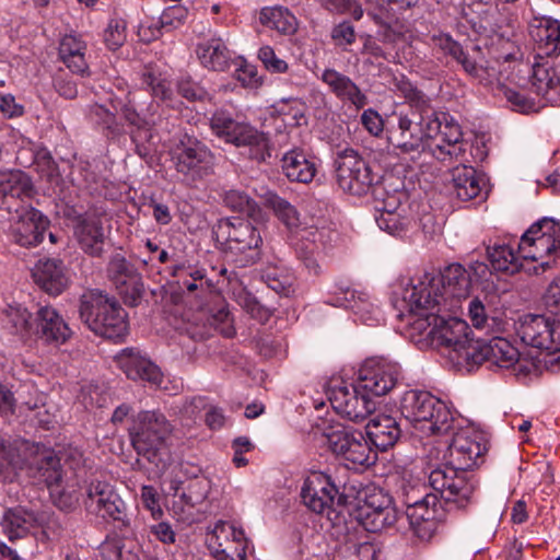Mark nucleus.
Returning a JSON list of instances; mask_svg holds the SVG:
<instances>
[{"label":"nucleus","instance_id":"338daca9","mask_svg":"<svg viewBox=\"0 0 560 560\" xmlns=\"http://www.w3.org/2000/svg\"><path fill=\"white\" fill-rule=\"evenodd\" d=\"M236 66L235 79L245 88H257L261 84L256 66L247 63L245 59L238 58L233 62Z\"/></svg>","mask_w":560,"mask_h":560},{"label":"nucleus","instance_id":"37998d69","mask_svg":"<svg viewBox=\"0 0 560 560\" xmlns=\"http://www.w3.org/2000/svg\"><path fill=\"white\" fill-rule=\"evenodd\" d=\"M451 173L453 191L459 200L469 201L480 194L482 178L472 166L459 164Z\"/></svg>","mask_w":560,"mask_h":560},{"label":"nucleus","instance_id":"4be33fe9","mask_svg":"<svg viewBox=\"0 0 560 560\" xmlns=\"http://www.w3.org/2000/svg\"><path fill=\"white\" fill-rule=\"evenodd\" d=\"M467 362L482 364L490 362L501 369L517 366L518 372H524L520 362V352L505 338L493 337L489 340L476 339V345L467 352Z\"/></svg>","mask_w":560,"mask_h":560},{"label":"nucleus","instance_id":"2eb2a0df","mask_svg":"<svg viewBox=\"0 0 560 560\" xmlns=\"http://www.w3.org/2000/svg\"><path fill=\"white\" fill-rule=\"evenodd\" d=\"M369 4L368 16L381 27L380 36L385 44L402 40L410 31V24L405 12L416 7L420 0L407 4L408 0H365Z\"/></svg>","mask_w":560,"mask_h":560},{"label":"nucleus","instance_id":"13d9d810","mask_svg":"<svg viewBox=\"0 0 560 560\" xmlns=\"http://www.w3.org/2000/svg\"><path fill=\"white\" fill-rule=\"evenodd\" d=\"M127 42V22L122 18H113L103 32V43L110 51H117Z\"/></svg>","mask_w":560,"mask_h":560},{"label":"nucleus","instance_id":"e433bc0d","mask_svg":"<svg viewBox=\"0 0 560 560\" xmlns=\"http://www.w3.org/2000/svg\"><path fill=\"white\" fill-rule=\"evenodd\" d=\"M332 305L352 310L360 320L365 325L373 326L378 318L372 314V304L366 300V295L357 292L348 287H338L332 298Z\"/></svg>","mask_w":560,"mask_h":560},{"label":"nucleus","instance_id":"5701e85b","mask_svg":"<svg viewBox=\"0 0 560 560\" xmlns=\"http://www.w3.org/2000/svg\"><path fill=\"white\" fill-rule=\"evenodd\" d=\"M18 220L11 226L12 241L22 247L40 244L50 225L49 219L39 210L21 205L14 209Z\"/></svg>","mask_w":560,"mask_h":560},{"label":"nucleus","instance_id":"b1692460","mask_svg":"<svg viewBox=\"0 0 560 560\" xmlns=\"http://www.w3.org/2000/svg\"><path fill=\"white\" fill-rule=\"evenodd\" d=\"M72 331L56 308L40 306L34 316L33 337L45 345H63Z\"/></svg>","mask_w":560,"mask_h":560},{"label":"nucleus","instance_id":"603ef678","mask_svg":"<svg viewBox=\"0 0 560 560\" xmlns=\"http://www.w3.org/2000/svg\"><path fill=\"white\" fill-rule=\"evenodd\" d=\"M7 327L23 339L33 337L34 317L26 307L9 305L4 311Z\"/></svg>","mask_w":560,"mask_h":560},{"label":"nucleus","instance_id":"f257e3e1","mask_svg":"<svg viewBox=\"0 0 560 560\" xmlns=\"http://www.w3.org/2000/svg\"><path fill=\"white\" fill-rule=\"evenodd\" d=\"M477 434L463 430L454 434L450 444V465L438 467L429 475V486L441 493L446 503L465 509L472 500L477 481L468 470L482 462L487 451Z\"/></svg>","mask_w":560,"mask_h":560},{"label":"nucleus","instance_id":"7ed1b4c3","mask_svg":"<svg viewBox=\"0 0 560 560\" xmlns=\"http://www.w3.org/2000/svg\"><path fill=\"white\" fill-rule=\"evenodd\" d=\"M259 224L249 219H221L212 228V237L223 259L234 268H247L262 258V237Z\"/></svg>","mask_w":560,"mask_h":560},{"label":"nucleus","instance_id":"ddd939ff","mask_svg":"<svg viewBox=\"0 0 560 560\" xmlns=\"http://www.w3.org/2000/svg\"><path fill=\"white\" fill-rule=\"evenodd\" d=\"M334 168L338 186L353 196L368 194L381 179V176L374 173L370 164L352 148L336 152Z\"/></svg>","mask_w":560,"mask_h":560},{"label":"nucleus","instance_id":"9b49d317","mask_svg":"<svg viewBox=\"0 0 560 560\" xmlns=\"http://www.w3.org/2000/svg\"><path fill=\"white\" fill-rule=\"evenodd\" d=\"M431 144L429 154L443 163L462 161L466 153V142L458 121L446 112L433 114L428 121Z\"/></svg>","mask_w":560,"mask_h":560},{"label":"nucleus","instance_id":"423d86ee","mask_svg":"<svg viewBox=\"0 0 560 560\" xmlns=\"http://www.w3.org/2000/svg\"><path fill=\"white\" fill-rule=\"evenodd\" d=\"M79 317L95 335L110 340H122L128 334V314L121 305L98 290H89L80 296Z\"/></svg>","mask_w":560,"mask_h":560},{"label":"nucleus","instance_id":"c85d7f7f","mask_svg":"<svg viewBox=\"0 0 560 560\" xmlns=\"http://www.w3.org/2000/svg\"><path fill=\"white\" fill-rule=\"evenodd\" d=\"M210 539V545H217L215 552L222 555L228 560H244L248 541L242 528L235 527L231 523L220 522L214 526Z\"/></svg>","mask_w":560,"mask_h":560},{"label":"nucleus","instance_id":"09e8293b","mask_svg":"<svg viewBox=\"0 0 560 560\" xmlns=\"http://www.w3.org/2000/svg\"><path fill=\"white\" fill-rule=\"evenodd\" d=\"M91 118L107 140H116L125 135V127L117 119V113L112 112L104 105H93L91 107Z\"/></svg>","mask_w":560,"mask_h":560},{"label":"nucleus","instance_id":"1a4fd4ad","mask_svg":"<svg viewBox=\"0 0 560 560\" xmlns=\"http://www.w3.org/2000/svg\"><path fill=\"white\" fill-rule=\"evenodd\" d=\"M173 427L166 417L156 410L138 412L129 428V436L136 452L158 465L167 454V441Z\"/></svg>","mask_w":560,"mask_h":560},{"label":"nucleus","instance_id":"4c0bfd02","mask_svg":"<svg viewBox=\"0 0 560 560\" xmlns=\"http://www.w3.org/2000/svg\"><path fill=\"white\" fill-rule=\"evenodd\" d=\"M487 256L494 271L508 275L517 273L523 267L520 259H525L520 250V242L517 243V252L510 244L494 242L493 245L487 246Z\"/></svg>","mask_w":560,"mask_h":560},{"label":"nucleus","instance_id":"6e6d98bb","mask_svg":"<svg viewBox=\"0 0 560 560\" xmlns=\"http://www.w3.org/2000/svg\"><path fill=\"white\" fill-rule=\"evenodd\" d=\"M343 459L351 463L354 467H369L376 460V454L372 451L369 442L360 432L355 440H352L351 446L342 455Z\"/></svg>","mask_w":560,"mask_h":560},{"label":"nucleus","instance_id":"e2e57ef3","mask_svg":"<svg viewBox=\"0 0 560 560\" xmlns=\"http://www.w3.org/2000/svg\"><path fill=\"white\" fill-rule=\"evenodd\" d=\"M431 42L433 45L439 48L445 56L452 57L454 60H459L464 57L465 49L462 44L455 40L447 33H439L433 34L431 36Z\"/></svg>","mask_w":560,"mask_h":560},{"label":"nucleus","instance_id":"680f3d73","mask_svg":"<svg viewBox=\"0 0 560 560\" xmlns=\"http://www.w3.org/2000/svg\"><path fill=\"white\" fill-rule=\"evenodd\" d=\"M376 223L381 230L386 231L388 234L400 235L406 231L409 220L397 211L384 210L376 218Z\"/></svg>","mask_w":560,"mask_h":560},{"label":"nucleus","instance_id":"a211bd4d","mask_svg":"<svg viewBox=\"0 0 560 560\" xmlns=\"http://www.w3.org/2000/svg\"><path fill=\"white\" fill-rule=\"evenodd\" d=\"M328 400L334 410L354 422L365 420L376 410L377 401L371 398L359 384L340 381L330 384L326 390Z\"/></svg>","mask_w":560,"mask_h":560},{"label":"nucleus","instance_id":"c9c22d12","mask_svg":"<svg viewBox=\"0 0 560 560\" xmlns=\"http://www.w3.org/2000/svg\"><path fill=\"white\" fill-rule=\"evenodd\" d=\"M529 35L546 55L560 54V22L549 18L534 19Z\"/></svg>","mask_w":560,"mask_h":560},{"label":"nucleus","instance_id":"bf43d9fd","mask_svg":"<svg viewBox=\"0 0 560 560\" xmlns=\"http://www.w3.org/2000/svg\"><path fill=\"white\" fill-rule=\"evenodd\" d=\"M36 171L50 184H59L62 179L58 164L46 149L37 151L34 155Z\"/></svg>","mask_w":560,"mask_h":560},{"label":"nucleus","instance_id":"58836bf2","mask_svg":"<svg viewBox=\"0 0 560 560\" xmlns=\"http://www.w3.org/2000/svg\"><path fill=\"white\" fill-rule=\"evenodd\" d=\"M33 529H39V541H54L63 535L68 518L50 509L33 510Z\"/></svg>","mask_w":560,"mask_h":560},{"label":"nucleus","instance_id":"49530a36","mask_svg":"<svg viewBox=\"0 0 560 560\" xmlns=\"http://www.w3.org/2000/svg\"><path fill=\"white\" fill-rule=\"evenodd\" d=\"M259 22L281 35H292L298 28L296 18L283 7L262 8L259 12Z\"/></svg>","mask_w":560,"mask_h":560},{"label":"nucleus","instance_id":"473e14b6","mask_svg":"<svg viewBox=\"0 0 560 560\" xmlns=\"http://www.w3.org/2000/svg\"><path fill=\"white\" fill-rule=\"evenodd\" d=\"M400 434L401 430L397 420L388 415H378L366 425V435L370 442L382 452L394 446Z\"/></svg>","mask_w":560,"mask_h":560},{"label":"nucleus","instance_id":"de8ad7c7","mask_svg":"<svg viewBox=\"0 0 560 560\" xmlns=\"http://www.w3.org/2000/svg\"><path fill=\"white\" fill-rule=\"evenodd\" d=\"M171 275L177 279V283L182 290L188 292H208L212 288L211 281L206 279L205 269L175 265L172 267Z\"/></svg>","mask_w":560,"mask_h":560},{"label":"nucleus","instance_id":"a878e982","mask_svg":"<svg viewBox=\"0 0 560 560\" xmlns=\"http://www.w3.org/2000/svg\"><path fill=\"white\" fill-rule=\"evenodd\" d=\"M441 500L438 497H430L424 502L409 508L401 512L404 516V525L408 524L409 528L422 540L430 539L436 530V525L442 517Z\"/></svg>","mask_w":560,"mask_h":560},{"label":"nucleus","instance_id":"3c124183","mask_svg":"<svg viewBox=\"0 0 560 560\" xmlns=\"http://www.w3.org/2000/svg\"><path fill=\"white\" fill-rule=\"evenodd\" d=\"M360 432L350 425L335 423L324 430V436L332 453L342 457Z\"/></svg>","mask_w":560,"mask_h":560},{"label":"nucleus","instance_id":"a18cd8bd","mask_svg":"<svg viewBox=\"0 0 560 560\" xmlns=\"http://www.w3.org/2000/svg\"><path fill=\"white\" fill-rule=\"evenodd\" d=\"M112 107L129 126L136 127L137 129H150L155 124L154 113L159 104L151 102L148 107V114L138 112L130 98L126 101L112 100Z\"/></svg>","mask_w":560,"mask_h":560},{"label":"nucleus","instance_id":"ea45409f","mask_svg":"<svg viewBox=\"0 0 560 560\" xmlns=\"http://www.w3.org/2000/svg\"><path fill=\"white\" fill-rule=\"evenodd\" d=\"M201 65L213 71H225L234 62L232 52L220 38H212L197 47Z\"/></svg>","mask_w":560,"mask_h":560},{"label":"nucleus","instance_id":"39448f33","mask_svg":"<svg viewBox=\"0 0 560 560\" xmlns=\"http://www.w3.org/2000/svg\"><path fill=\"white\" fill-rule=\"evenodd\" d=\"M407 308L410 315L417 317L412 323L416 329L425 332L439 345L452 349L458 354L457 359L467 361V352L476 345V340L469 337L470 328L465 320L452 316V311L438 312L436 308L424 305Z\"/></svg>","mask_w":560,"mask_h":560},{"label":"nucleus","instance_id":"9d476101","mask_svg":"<svg viewBox=\"0 0 560 560\" xmlns=\"http://www.w3.org/2000/svg\"><path fill=\"white\" fill-rule=\"evenodd\" d=\"M363 504L359 509L358 521L371 533L388 528H404V516L393 497L384 489L369 486L360 493Z\"/></svg>","mask_w":560,"mask_h":560},{"label":"nucleus","instance_id":"69168bd1","mask_svg":"<svg viewBox=\"0 0 560 560\" xmlns=\"http://www.w3.org/2000/svg\"><path fill=\"white\" fill-rule=\"evenodd\" d=\"M188 16V10L182 4L168 7L160 16L159 24L162 30L170 32L179 27Z\"/></svg>","mask_w":560,"mask_h":560},{"label":"nucleus","instance_id":"6ab92c4d","mask_svg":"<svg viewBox=\"0 0 560 560\" xmlns=\"http://www.w3.org/2000/svg\"><path fill=\"white\" fill-rule=\"evenodd\" d=\"M400 373L398 363L384 358H372L364 361L355 382L359 388L376 400V397L388 394L397 385Z\"/></svg>","mask_w":560,"mask_h":560},{"label":"nucleus","instance_id":"4d7b16f0","mask_svg":"<svg viewBox=\"0 0 560 560\" xmlns=\"http://www.w3.org/2000/svg\"><path fill=\"white\" fill-rule=\"evenodd\" d=\"M175 86L177 94L190 103H203L212 100L211 93L189 75L178 78Z\"/></svg>","mask_w":560,"mask_h":560},{"label":"nucleus","instance_id":"72a5a7b5","mask_svg":"<svg viewBox=\"0 0 560 560\" xmlns=\"http://www.w3.org/2000/svg\"><path fill=\"white\" fill-rule=\"evenodd\" d=\"M260 280L280 296H290L294 293L295 276L290 268L279 259L266 262L259 269Z\"/></svg>","mask_w":560,"mask_h":560},{"label":"nucleus","instance_id":"c03bdc74","mask_svg":"<svg viewBox=\"0 0 560 560\" xmlns=\"http://www.w3.org/2000/svg\"><path fill=\"white\" fill-rule=\"evenodd\" d=\"M223 201L232 211L245 214L256 224H265L268 221V213L245 191L231 189L224 194Z\"/></svg>","mask_w":560,"mask_h":560},{"label":"nucleus","instance_id":"f03ea898","mask_svg":"<svg viewBox=\"0 0 560 560\" xmlns=\"http://www.w3.org/2000/svg\"><path fill=\"white\" fill-rule=\"evenodd\" d=\"M472 278L460 264H451L439 273H425L418 284L402 289L405 307L427 306L438 312L453 311L469 295Z\"/></svg>","mask_w":560,"mask_h":560},{"label":"nucleus","instance_id":"8fccbe9b","mask_svg":"<svg viewBox=\"0 0 560 560\" xmlns=\"http://www.w3.org/2000/svg\"><path fill=\"white\" fill-rule=\"evenodd\" d=\"M265 205L273 211L278 220L285 225L288 230H294L300 226V213L287 199L276 192L268 191L265 195Z\"/></svg>","mask_w":560,"mask_h":560},{"label":"nucleus","instance_id":"c756f323","mask_svg":"<svg viewBox=\"0 0 560 560\" xmlns=\"http://www.w3.org/2000/svg\"><path fill=\"white\" fill-rule=\"evenodd\" d=\"M34 191L30 177L21 171L4 174L0 179V209L9 213L30 198Z\"/></svg>","mask_w":560,"mask_h":560},{"label":"nucleus","instance_id":"2f4dec72","mask_svg":"<svg viewBox=\"0 0 560 560\" xmlns=\"http://www.w3.org/2000/svg\"><path fill=\"white\" fill-rule=\"evenodd\" d=\"M529 83L532 91L545 100V105L560 104V78L548 62L532 66Z\"/></svg>","mask_w":560,"mask_h":560},{"label":"nucleus","instance_id":"412c9836","mask_svg":"<svg viewBox=\"0 0 560 560\" xmlns=\"http://www.w3.org/2000/svg\"><path fill=\"white\" fill-rule=\"evenodd\" d=\"M107 275L126 305H139L144 293V283L141 273L131 261L122 254L112 255L107 264Z\"/></svg>","mask_w":560,"mask_h":560},{"label":"nucleus","instance_id":"f8f14e48","mask_svg":"<svg viewBox=\"0 0 560 560\" xmlns=\"http://www.w3.org/2000/svg\"><path fill=\"white\" fill-rule=\"evenodd\" d=\"M172 158L176 172L186 180H202L214 172L213 152L195 136L180 135L172 150Z\"/></svg>","mask_w":560,"mask_h":560},{"label":"nucleus","instance_id":"f3484780","mask_svg":"<svg viewBox=\"0 0 560 560\" xmlns=\"http://www.w3.org/2000/svg\"><path fill=\"white\" fill-rule=\"evenodd\" d=\"M520 250L525 260L560 257V221L544 217L533 223L521 236Z\"/></svg>","mask_w":560,"mask_h":560},{"label":"nucleus","instance_id":"20e7f679","mask_svg":"<svg viewBox=\"0 0 560 560\" xmlns=\"http://www.w3.org/2000/svg\"><path fill=\"white\" fill-rule=\"evenodd\" d=\"M347 476L338 472L312 471L303 481L301 499L303 504L316 514H340L351 504L358 492L357 487L348 481Z\"/></svg>","mask_w":560,"mask_h":560},{"label":"nucleus","instance_id":"79ce46f5","mask_svg":"<svg viewBox=\"0 0 560 560\" xmlns=\"http://www.w3.org/2000/svg\"><path fill=\"white\" fill-rule=\"evenodd\" d=\"M282 171L291 182L308 184L315 177L316 165L308 160L301 150H291L287 152L282 160Z\"/></svg>","mask_w":560,"mask_h":560},{"label":"nucleus","instance_id":"0eeeda50","mask_svg":"<svg viewBox=\"0 0 560 560\" xmlns=\"http://www.w3.org/2000/svg\"><path fill=\"white\" fill-rule=\"evenodd\" d=\"M399 409L415 429L427 435L446 434L453 429L454 417L448 407L427 390L406 392Z\"/></svg>","mask_w":560,"mask_h":560},{"label":"nucleus","instance_id":"4468645a","mask_svg":"<svg viewBox=\"0 0 560 560\" xmlns=\"http://www.w3.org/2000/svg\"><path fill=\"white\" fill-rule=\"evenodd\" d=\"M84 504L86 510L103 518H110L124 536L132 534L131 518L127 505L116 492L114 486L106 481L92 479L85 486Z\"/></svg>","mask_w":560,"mask_h":560},{"label":"nucleus","instance_id":"5fc2aeb1","mask_svg":"<svg viewBox=\"0 0 560 560\" xmlns=\"http://www.w3.org/2000/svg\"><path fill=\"white\" fill-rule=\"evenodd\" d=\"M141 81L142 84L151 91L153 97L160 98L172 108H178V102L175 100L171 82L160 73L152 70H145L142 73Z\"/></svg>","mask_w":560,"mask_h":560},{"label":"nucleus","instance_id":"6e6552de","mask_svg":"<svg viewBox=\"0 0 560 560\" xmlns=\"http://www.w3.org/2000/svg\"><path fill=\"white\" fill-rule=\"evenodd\" d=\"M210 129L225 143L242 149L248 159L258 163L271 156V140L268 133L259 131L246 121L234 119L228 110L218 109L210 118Z\"/></svg>","mask_w":560,"mask_h":560},{"label":"nucleus","instance_id":"bb28decb","mask_svg":"<svg viewBox=\"0 0 560 560\" xmlns=\"http://www.w3.org/2000/svg\"><path fill=\"white\" fill-rule=\"evenodd\" d=\"M117 363L129 380L148 383L154 387H160L163 382L161 369L137 349H124L117 357Z\"/></svg>","mask_w":560,"mask_h":560},{"label":"nucleus","instance_id":"393cba45","mask_svg":"<svg viewBox=\"0 0 560 560\" xmlns=\"http://www.w3.org/2000/svg\"><path fill=\"white\" fill-rule=\"evenodd\" d=\"M73 223V234L80 248L91 257H102L106 240L102 219L95 213H79Z\"/></svg>","mask_w":560,"mask_h":560},{"label":"nucleus","instance_id":"7c9ffc66","mask_svg":"<svg viewBox=\"0 0 560 560\" xmlns=\"http://www.w3.org/2000/svg\"><path fill=\"white\" fill-rule=\"evenodd\" d=\"M320 80L329 88V91L341 102H349L357 109L363 108L369 100L359 85L348 75L332 68H326Z\"/></svg>","mask_w":560,"mask_h":560},{"label":"nucleus","instance_id":"052dcab7","mask_svg":"<svg viewBox=\"0 0 560 560\" xmlns=\"http://www.w3.org/2000/svg\"><path fill=\"white\" fill-rule=\"evenodd\" d=\"M330 39L337 48L350 51V47L357 42L354 25L349 20L334 24L330 30Z\"/></svg>","mask_w":560,"mask_h":560},{"label":"nucleus","instance_id":"dca6fc26","mask_svg":"<svg viewBox=\"0 0 560 560\" xmlns=\"http://www.w3.org/2000/svg\"><path fill=\"white\" fill-rule=\"evenodd\" d=\"M387 141L398 154L409 155L417 161L422 153H429L431 140L428 121H423L421 116L399 114L397 126L387 130Z\"/></svg>","mask_w":560,"mask_h":560},{"label":"nucleus","instance_id":"a19ab883","mask_svg":"<svg viewBox=\"0 0 560 560\" xmlns=\"http://www.w3.org/2000/svg\"><path fill=\"white\" fill-rule=\"evenodd\" d=\"M30 474L54 492L60 486L63 475L60 458L52 451H48L30 466Z\"/></svg>","mask_w":560,"mask_h":560},{"label":"nucleus","instance_id":"864d4df0","mask_svg":"<svg viewBox=\"0 0 560 560\" xmlns=\"http://www.w3.org/2000/svg\"><path fill=\"white\" fill-rule=\"evenodd\" d=\"M400 90L407 103L415 109L409 116H421L423 121H429L433 114L439 113L432 108L430 97L410 82L404 83Z\"/></svg>","mask_w":560,"mask_h":560},{"label":"nucleus","instance_id":"cd10ccee","mask_svg":"<svg viewBox=\"0 0 560 560\" xmlns=\"http://www.w3.org/2000/svg\"><path fill=\"white\" fill-rule=\"evenodd\" d=\"M32 276L34 282L51 296L60 295L70 283L69 270L65 262L55 257L39 259Z\"/></svg>","mask_w":560,"mask_h":560},{"label":"nucleus","instance_id":"774afa93","mask_svg":"<svg viewBox=\"0 0 560 560\" xmlns=\"http://www.w3.org/2000/svg\"><path fill=\"white\" fill-rule=\"evenodd\" d=\"M544 304L550 314L560 319V276L553 278L547 287L544 294Z\"/></svg>","mask_w":560,"mask_h":560},{"label":"nucleus","instance_id":"f704fd0d","mask_svg":"<svg viewBox=\"0 0 560 560\" xmlns=\"http://www.w3.org/2000/svg\"><path fill=\"white\" fill-rule=\"evenodd\" d=\"M0 526L9 540L24 538L34 528L33 510L22 505L7 508L2 513Z\"/></svg>","mask_w":560,"mask_h":560},{"label":"nucleus","instance_id":"aec40b11","mask_svg":"<svg viewBox=\"0 0 560 560\" xmlns=\"http://www.w3.org/2000/svg\"><path fill=\"white\" fill-rule=\"evenodd\" d=\"M517 335L533 348L549 353L560 351V319L547 315L526 314L522 317Z\"/></svg>","mask_w":560,"mask_h":560},{"label":"nucleus","instance_id":"0e129e2a","mask_svg":"<svg viewBox=\"0 0 560 560\" xmlns=\"http://www.w3.org/2000/svg\"><path fill=\"white\" fill-rule=\"evenodd\" d=\"M504 96L513 110L522 114L538 113L540 108L545 106L537 104L533 98H529L523 93L512 89H506L504 91Z\"/></svg>","mask_w":560,"mask_h":560}]
</instances>
